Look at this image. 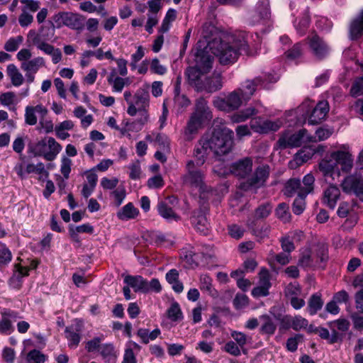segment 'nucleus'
<instances>
[{
    "instance_id": "f257e3e1",
    "label": "nucleus",
    "mask_w": 363,
    "mask_h": 363,
    "mask_svg": "<svg viewBox=\"0 0 363 363\" xmlns=\"http://www.w3.org/2000/svg\"><path fill=\"white\" fill-rule=\"evenodd\" d=\"M249 38L250 35L247 33L240 31L232 35L228 41L214 39L208 43V48L218 58L220 64L232 65L240 55H250Z\"/></svg>"
},
{
    "instance_id": "f03ea898",
    "label": "nucleus",
    "mask_w": 363,
    "mask_h": 363,
    "mask_svg": "<svg viewBox=\"0 0 363 363\" xmlns=\"http://www.w3.org/2000/svg\"><path fill=\"white\" fill-rule=\"evenodd\" d=\"M353 167V158L348 152L337 150L325 156L318 163V169L323 177L327 180L334 181L340 173H349Z\"/></svg>"
},
{
    "instance_id": "7ed1b4c3",
    "label": "nucleus",
    "mask_w": 363,
    "mask_h": 363,
    "mask_svg": "<svg viewBox=\"0 0 363 363\" xmlns=\"http://www.w3.org/2000/svg\"><path fill=\"white\" fill-rule=\"evenodd\" d=\"M212 118L213 114L207 101L203 97L197 99L195 101L194 111L191 114L185 128L184 135L186 140H191L193 135Z\"/></svg>"
},
{
    "instance_id": "20e7f679",
    "label": "nucleus",
    "mask_w": 363,
    "mask_h": 363,
    "mask_svg": "<svg viewBox=\"0 0 363 363\" xmlns=\"http://www.w3.org/2000/svg\"><path fill=\"white\" fill-rule=\"evenodd\" d=\"M204 140L210 150L217 155H225L232 150L233 131L224 125H216L211 136Z\"/></svg>"
},
{
    "instance_id": "39448f33",
    "label": "nucleus",
    "mask_w": 363,
    "mask_h": 363,
    "mask_svg": "<svg viewBox=\"0 0 363 363\" xmlns=\"http://www.w3.org/2000/svg\"><path fill=\"white\" fill-rule=\"evenodd\" d=\"M29 152L35 157H43L48 161H52L61 151V145L52 137H45L28 146Z\"/></svg>"
},
{
    "instance_id": "423d86ee",
    "label": "nucleus",
    "mask_w": 363,
    "mask_h": 363,
    "mask_svg": "<svg viewBox=\"0 0 363 363\" xmlns=\"http://www.w3.org/2000/svg\"><path fill=\"white\" fill-rule=\"evenodd\" d=\"M181 180L184 186L203 190L204 172L194 160H189L186 162L185 173L181 177Z\"/></svg>"
},
{
    "instance_id": "0eeeda50",
    "label": "nucleus",
    "mask_w": 363,
    "mask_h": 363,
    "mask_svg": "<svg viewBox=\"0 0 363 363\" xmlns=\"http://www.w3.org/2000/svg\"><path fill=\"white\" fill-rule=\"evenodd\" d=\"M277 77L273 74H267L255 77L252 80L245 81L238 89L242 98L245 101H248L254 94L257 88L269 89V84L275 83Z\"/></svg>"
},
{
    "instance_id": "6e6552de",
    "label": "nucleus",
    "mask_w": 363,
    "mask_h": 363,
    "mask_svg": "<svg viewBox=\"0 0 363 363\" xmlns=\"http://www.w3.org/2000/svg\"><path fill=\"white\" fill-rule=\"evenodd\" d=\"M270 174V167L268 164L258 166L253 174L247 180L240 184L239 188L245 191L257 190L265 185Z\"/></svg>"
},
{
    "instance_id": "1a4fd4ad",
    "label": "nucleus",
    "mask_w": 363,
    "mask_h": 363,
    "mask_svg": "<svg viewBox=\"0 0 363 363\" xmlns=\"http://www.w3.org/2000/svg\"><path fill=\"white\" fill-rule=\"evenodd\" d=\"M52 26L60 28L67 26L74 30H82L84 28V18L76 13L70 12H59L53 16Z\"/></svg>"
},
{
    "instance_id": "9d476101",
    "label": "nucleus",
    "mask_w": 363,
    "mask_h": 363,
    "mask_svg": "<svg viewBox=\"0 0 363 363\" xmlns=\"http://www.w3.org/2000/svg\"><path fill=\"white\" fill-rule=\"evenodd\" d=\"M308 50L311 55L318 60H323L326 58L330 48L328 44L318 34L313 33L305 39Z\"/></svg>"
},
{
    "instance_id": "9b49d317",
    "label": "nucleus",
    "mask_w": 363,
    "mask_h": 363,
    "mask_svg": "<svg viewBox=\"0 0 363 363\" xmlns=\"http://www.w3.org/2000/svg\"><path fill=\"white\" fill-rule=\"evenodd\" d=\"M208 210V204L203 203L200 205L199 208L192 212L190 217V221L194 228L203 235H207L209 232L210 223L206 218Z\"/></svg>"
},
{
    "instance_id": "f8f14e48",
    "label": "nucleus",
    "mask_w": 363,
    "mask_h": 363,
    "mask_svg": "<svg viewBox=\"0 0 363 363\" xmlns=\"http://www.w3.org/2000/svg\"><path fill=\"white\" fill-rule=\"evenodd\" d=\"M307 133V130L303 128L294 134H282L277 141L279 148L286 149L300 147L305 138L308 142L312 141V137L308 136Z\"/></svg>"
},
{
    "instance_id": "ddd939ff",
    "label": "nucleus",
    "mask_w": 363,
    "mask_h": 363,
    "mask_svg": "<svg viewBox=\"0 0 363 363\" xmlns=\"http://www.w3.org/2000/svg\"><path fill=\"white\" fill-rule=\"evenodd\" d=\"M342 191L347 194H354L363 202V177L350 174L341 182Z\"/></svg>"
},
{
    "instance_id": "4468645a",
    "label": "nucleus",
    "mask_w": 363,
    "mask_h": 363,
    "mask_svg": "<svg viewBox=\"0 0 363 363\" xmlns=\"http://www.w3.org/2000/svg\"><path fill=\"white\" fill-rule=\"evenodd\" d=\"M84 330V323L82 320L75 319L72 323L65 328V337L68 340L69 347L76 348L82 339V334Z\"/></svg>"
},
{
    "instance_id": "2eb2a0df",
    "label": "nucleus",
    "mask_w": 363,
    "mask_h": 363,
    "mask_svg": "<svg viewBox=\"0 0 363 363\" xmlns=\"http://www.w3.org/2000/svg\"><path fill=\"white\" fill-rule=\"evenodd\" d=\"M270 14L269 0H259L255 10L249 13L248 21L254 26L268 19Z\"/></svg>"
},
{
    "instance_id": "dca6fc26",
    "label": "nucleus",
    "mask_w": 363,
    "mask_h": 363,
    "mask_svg": "<svg viewBox=\"0 0 363 363\" xmlns=\"http://www.w3.org/2000/svg\"><path fill=\"white\" fill-rule=\"evenodd\" d=\"M133 113L127 112L130 116L137 114L138 111L147 109L150 105V94L146 89L140 88L133 96Z\"/></svg>"
},
{
    "instance_id": "f3484780",
    "label": "nucleus",
    "mask_w": 363,
    "mask_h": 363,
    "mask_svg": "<svg viewBox=\"0 0 363 363\" xmlns=\"http://www.w3.org/2000/svg\"><path fill=\"white\" fill-rule=\"evenodd\" d=\"M214 57L209 53L208 48L199 49L195 55L194 67L202 70L203 72L208 73L212 69Z\"/></svg>"
},
{
    "instance_id": "a211bd4d",
    "label": "nucleus",
    "mask_w": 363,
    "mask_h": 363,
    "mask_svg": "<svg viewBox=\"0 0 363 363\" xmlns=\"http://www.w3.org/2000/svg\"><path fill=\"white\" fill-rule=\"evenodd\" d=\"M222 86L221 74L214 72L211 77L204 76L199 88V91H206L208 93H213L220 89Z\"/></svg>"
},
{
    "instance_id": "6ab92c4d",
    "label": "nucleus",
    "mask_w": 363,
    "mask_h": 363,
    "mask_svg": "<svg viewBox=\"0 0 363 363\" xmlns=\"http://www.w3.org/2000/svg\"><path fill=\"white\" fill-rule=\"evenodd\" d=\"M341 196L340 189L337 185L330 184L323 190L322 203L330 209H335Z\"/></svg>"
},
{
    "instance_id": "aec40b11",
    "label": "nucleus",
    "mask_w": 363,
    "mask_h": 363,
    "mask_svg": "<svg viewBox=\"0 0 363 363\" xmlns=\"http://www.w3.org/2000/svg\"><path fill=\"white\" fill-rule=\"evenodd\" d=\"M230 170L233 174L240 178H245L252 171V160L250 157H245L230 166Z\"/></svg>"
},
{
    "instance_id": "412c9836",
    "label": "nucleus",
    "mask_w": 363,
    "mask_h": 363,
    "mask_svg": "<svg viewBox=\"0 0 363 363\" xmlns=\"http://www.w3.org/2000/svg\"><path fill=\"white\" fill-rule=\"evenodd\" d=\"M329 111V105L326 101H319L313 108L308 118V124L317 125L324 120Z\"/></svg>"
},
{
    "instance_id": "4be33fe9",
    "label": "nucleus",
    "mask_w": 363,
    "mask_h": 363,
    "mask_svg": "<svg viewBox=\"0 0 363 363\" xmlns=\"http://www.w3.org/2000/svg\"><path fill=\"white\" fill-rule=\"evenodd\" d=\"M184 74L187 79L188 83L197 91H199L201 82L203 81L205 74L207 73L203 72L202 70L194 66L187 67Z\"/></svg>"
},
{
    "instance_id": "5701e85b",
    "label": "nucleus",
    "mask_w": 363,
    "mask_h": 363,
    "mask_svg": "<svg viewBox=\"0 0 363 363\" xmlns=\"http://www.w3.org/2000/svg\"><path fill=\"white\" fill-rule=\"evenodd\" d=\"M158 214L167 222L178 221L180 216L174 212L167 200L159 201L157 205Z\"/></svg>"
},
{
    "instance_id": "b1692460",
    "label": "nucleus",
    "mask_w": 363,
    "mask_h": 363,
    "mask_svg": "<svg viewBox=\"0 0 363 363\" xmlns=\"http://www.w3.org/2000/svg\"><path fill=\"white\" fill-rule=\"evenodd\" d=\"M349 33L350 38L352 40L363 36V9L350 23Z\"/></svg>"
},
{
    "instance_id": "393cba45",
    "label": "nucleus",
    "mask_w": 363,
    "mask_h": 363,
    "mask_svg": "<svg viewBox=\"0 0 363 363\" xmlns=\"http://www.w3.org/2000/svg\"><path fill=\"white\" fill-rule=\"evenodd\" d=\"M124 283L133 288L135 292L147 293V279L142 276L127 275Z\"/></svg>"
},
{
    "instance_id": "a878e982",
    "label": "nucleus",
    "mask_w": 363,
    "mask_h": 363,
    "mask_svg": "<svg viewBox=\"0 0 363 363\" xmlns=\"http://www.w3.org/2000/svg\"><path fill=\"white\" fill-rule=\"evenodd\" d=\"M46 356L38 350L33 349L27 354L23 350L18 359V363H44Z\"/></svg>"
},
{
    "instance_id": "bb28decb",
    "label": "nucleus",
    "mask_w": 363,
    "mask_h": 363,
    "mask_svg": "<svg viewBox=\"0 0 363 363\" xmlns=\"http://www.w3.org/2000/svg\"><path fill=\"white\" fill-rule=\"evenodd\" d=\"M315 257L317 259L315 263L317 267L325 269L326 263L329 259L328 246L323 242H319L315 245Z\"/></svg>"
},
{
    "instance_id": "cd10ccee",
    "label": "nucleus",
    "mask_w": 363,
    "mask_h": 363,
    "mask_svg": "<svg viewBox=\"0 0 363 363\" xmlns=\"http://www.w3.org/2000/svg\"><path fill=\"white\" fill-rule=\"evenodd\" d=\"M210 150L208 145H206L204 138H202L199 144L196 145L194 150V157L195 163L199 167H202L206 162L207 155Z\"/></svg>"
},
{
    "instance_id": "c85d7f7f",
    "label": "nucleus",
    "mask_w": 363,
    "mask_h": 363,
    "mask_svg": "<svg viewBox=\"0 0 363 363\" xmlns=\"http://www.w3.org/2000/svg\"><path fill=\"white\" fill-rule=\"evenodd\" d=\"M323 151L324 147L321 145H318L316 147L313 146L306 147L296 155L295 160L297 164H301L307 162L315 153L323 152Z\"/></svg>"
},
{
    "instance_id": "c756f323",
    "label": "nucleus",
    "mask_w": 363,
    "mask_h": 363,
    "mask_svg": "<svg viewBox=\"0 0 363 363\" xmlns=\"http://www.w3.org/2000/svg\"><path fill=\"white\" fill-rule=\"evenodd\" d=\"M281 123L279 121H272L270 120H265L260 121L257 125L252 123V128L259 133H267L269 131H277L281 127Z\"/></svg>"
},
{
    "instance_id": "7c9ffc66",
    "label": "nucleus",
    "mask_w": 363,
    "mask_h": 363,
    "mask_svg": "<svg viewBox=\"0 0 363 363\" xmlns=\"http://www.w3.org/2000/svg\"><path fill=\"white\" fill-rule=\"evenodd\" d=\"M38 265V262L37 260H31L30 262V264L28 267H22L18 264H16V267L17 268L18 274L14 275L10 280L11 282L14 281V280H16L18 284H17L16 287L18 289H20L21 286V279L24 277L28 276V272L30 269H35L37 268Z\"/></svg>"
},
{
    "instance_id": "2f4dec72",
    "label": "nucleus",
    "mask_w": 363,
    "mask_h": 363,
    "mask_svg": "<svg viewBox=\"0 0 363 363\" xmlns=\"http://www.w3.org/2000/svg\"><path fill=\"white\" fill-rule=\"evenodd\" d=\"M139 214V211L133 203H128L117 212V217L121 220H128L135 218Z\"/></svg>"
},
{
    "instance_id": "473e14b6",
    "label": "nucleus",
    "mask_w": 363,
    "mask_h": 363,
    "mask_svg": "<svg viewBox=\"0 0 363 363\" xmlns=\"http://www.w3.org/2000/svg\"><path fill=\"white\" fill-rule=\"evenodd\" d=\"M45 65L43 57H37L28 61L23 62L21 68L26 72L37 73L39 69Z\"/></svg>"
},
{
    "instance_id": "72a5a7b5",
    "label": "nucleus",
    "mask_w": 363,
    "mask_h": 363,
    "mask_svg": "<svg viewBox=\"0 0 363 363\" xmlns=\"http://www.w3.org/2000/svg\"><path fill=\"white\" fill-rule=\"evenodd\" d=\"M100 354L106 363H116L117 354L113 344L106 343L101 345Z\"/></svg>"
},
{
    "instance_id": "f704fd0d",
    "label": "nucleus",
    "mask_w": 363,
    "mask_h": 363,
    "mask_svg": "<svg viewBox=\"0 0 363 363\" xmlns=\"http://www.w3.org/2000/svg\"><path fill=\"white\" fill-rule=\"evenodd\" d=\"M259 319L262 322V325L259 328L260 333L269 335H273L277 329V325L273 318L265 314L259 316Z\"/></svg>"
},
{
    "instance_id": "c9c22d12",
    "label": "nucleus",
    "mask_w": 363,
    "mask_h": 363,
    "mask_svg": "<svg viewBox=\"0 0 363 363\" xmlns=\"http://www.w3.org/2000/svg\"><path fill=\"white\" fill-rule=\"evenodd\" d=\"M323 301L320 295L313 294L308 301L307 311L311 315H314L323 308Z\"/></svg>"
},
{
    "instance_id": "e433bc0d",
    "label": "nucleus",
    "mask_w": 363,
    "mask_h": 363,
    "mask_svg": "<svg viewBox=\"0 0 363 363\" xmlns=\"http://www.w3.org/2000/svg\"><path fill=\"white\" fill-rule=\"evenodd\" d=\"M6 73L13 86H20L23 83V77L15 65L9 64L6 68Z\"/></svg>"
},
{
    "instance_id": "4c0bfd02",
    "label": "nucleus",
    "mask_w": 363,
    "mask_h": 363,
    "mask_svg": "<svg viewBox=\"0 0 363 363\" xmlns=\"http://www.w3.org/2000/svg\"><path fill=\"white\" fill-rule=\"evenodd\" d=\"M301 189V180L298 179H290L288 180L284 186V194L288 197L293 196L296 193Z\"/></svg>"
},
{
    "instance_id": "58836bf2",
    "label": "nucleus",
    "mask_w": 363,
    "mask_h": 363,
    "mask_svg": "<svg viewBox=\"0 0 363 363\" xmlns=\"http://www.w3.org/2000/svg\"><path fill=\"white\" fill-rule=\"evenodd\" d=\"M226 100L230 111L238 109L242 104V101H245L238 89L229 94L226 97Z\"/></svg>"
},
{
    "instance_id": "ea45409f",
    "label": "nucleus",
    "mask_w": 363,
    "mask_h": 363,
    "mask_svg": "<svg viewBox=\"0 0 363 363\" xmlns=\"http://www.w3.org/2000/svg\"><path fill=\"white\" fill-rule=\"evenodd\" d=\"M107 81L112 85L114 91L121 92L125 86L123 78L116 76V71L113 69L109 74Z\"/></svg>"
},
{
    "instance_id": "a19ab883",
    "label": "nucleus",
    "mask_w": 363,
    "mask_h": 363,
    "mask_svg": "<svg viewBox=\"0 0 363 363\" xmlns=\"http://www.w3.org/2000/svg\"><path fill=\"white\" fill-rule=\"evenodd\" d=\"M287 319L294 330L298 331L301 329H306L308 325V321L301 315H295L293 318L286 316L284 320Z\"/></svg>"
},
{
    "instance_id": "79ce46f5",
    "label": "nucleus",
    "mask_w": 363,
    "mask_h": 363,
    "mask_svg": "<svg viewBox=\"0 0 363 363\" xmlns=\"http://www.w3.org/2000/svg\"><path fill=\"white\" fill-rule=\"evenodd\" d=\"M328 328V337H323V340L328 341L329 344H335L339 342H342L343 339V335L337 329L334 325H327Z\"/></svg>"
},
{
    "instance_id": "37998d69",
    "label": "nucleus",
    "mask_w": 363,
    "mask_h": 363,
    "mask_svg": "<svg viewBox=\"0 0 363 363\" xmlns=\"http://www.w3.org/2000/svg\"><path fill=\"white\" fill-rule=\"evenodd\" d=\"M167 315L169 320L173 322H178L183 319V313L179 304L174 301L167 311Z\"/></svg>"
},
{
    "instance_id": "c03bdc74",
    "label": "nucleus",
    "mask_w": 363,
    "mask_h": 363,
    "mask_svg": "<svg viewBox=\"0 0 363 363\" xmlns=\"http://www.w3.org/2000/svg\"><path fill=\"white\" fill-rule=\"evenodd\" d=\"M303 194L302 192L298 191V196L294 201L292 211L296 215L301 214L305 210V199L307 195H303Z\"/></svg>"
},
{
    "instance_id": "a18cd8bd",
    "label": "nucleus",
    "mask_w": 363,
    "mask_h": 363,
    "mask_svg": "<svg viewBox=\"0 0 363 363\" xmlns=\"http://www.w3.org/2000/svg\"><path fill=\"white\" fill-rule=\"evenodd\" d=\"M255 113L256 110L254 107H248L239 113H235L232 116V121L233 123L245 121Z\"/></svg>"
},
{
    "instance_id": "49530a36",
    "label": "nucleus",
    "mask_w": 363,
    "mask_h": 363,
    "mask_svg": "<svg viewBox=\"0 0 363 363\" xmlns=\"http://www.w3.org/2000/svg\"><path fill=\"white\" fill-rule=\"evenodd\" d=\"M314 182L315 178L313 174H306V176L303 177V186H301V189H300L299 191L303 193V195H308V194L313 192L314 189Z\"/></svg>"
},
{
    "instance_id": "de8ad7c7",
    "label": "nucleus",
    "mask_w": 363,
    "mask_h": 363,
    "mask_svg": "<svg viewBox=\"0 0 363 363\" xmlns=\"http://www.w3.org/2000/svg\"><path fill=\"white\" fill-rule=\"evenodd\" d=\"M275 214L279 219L284 223L290 220L291 213L288 205L285 203H281L278 205L275 210Z\"/></svg>"
},
{
    "instance_id": "09e8293b",
    "label": "nucleus",
    "mask_w": 363,
    "mask_h": 363,
    "mask_svg": "<svg viewBox=\"0 0 363 363\" xmlns=\"http://www.w3.org/2000/svg\"><path fill=\"white\" fill-rule=\"evenodd\" d=\"M0 103L4 106L16 105L18 103L16 95L13 91H7L0 94Z\"/></svg>"
},
{
    "instance_id": "8fccbe9b",
    "label": "nucleus",
    "mask_w": 363,
    "mask_h": 363,
    "mask_svg": "<svg viewBox=\"0 0 363 363\" xmlns=\"http://www.w3.org/2000/svg\"><path fill=\"white\" fill-rule=\"evenodd\" d=\"M25 172L27 174L35 173L43 174L45 178H48L49 177V172L45 170V165L43 162H38L35 165L33 164H28Z\"/></svg>"
},
{
    "instance_id": "3c124183",
    "label": "nucleus",
    "mask_w": 363,
    "mask_h": 363,
    "mask_svg": "<svg viewBox=\"0 0 363 363\" xmlns=\"http://www.w3.org/2000/svg\"><path fill=\"white\" fill-rule=\"evenodd\" d=\"M155 145L159 146V148L164 152L170 151L169 139L163 133H157L155 139Z\"/></svg>"
},
{
    "instance_id": "603ef678",
    "label": "nucleus",
    "mask_w": 363,
    "mask_h": 363,
    "mask_svg": "<svg viewBox=\"0 0 363 363\" xmlns=\"http://www.w3.org/2000/svg\"><path fill=\"white\" fill-rule=\"evenodd\" d=\"M298 265L303 268H311L314 269L317 267V264L314 262L313 259L311 257V252L308 251L301 255L298 259Z\"/></svg>"
},
{
    "instance_id": "864d4df0",
    "label": "nucleus",
    "mask_w": 363,
    "mask_h": 363,
    "mask_svg": "<svg viewBox=\"0 0 363 363\" xmlns=\"http://www.w3.org/2000/svg\"><path fill=\"white\" fill-rule=\"evenodd\" d=\"M272 206L269 203H265L259 206L255 212V217L257 219H264L267 218L271 213Z\"/></svg>"
},
{
    "instance_id": "5fc2aeb1",
    "label": "nucleus",
    "mask_w": 363,
    "mask_h": 363,
    "mask_svg": "<svg viewBox=\"0 0 363 363\" xmlns=\"http://www.w3.org/2000/svg\"><path fill=\"white\" fill-rule=\"evenodd\" d=\"M326 324L327 325H334L342 335L348 331L350 326V321L344 318H340L335 320L329 321Z\"/></svg>"
},
{
    "instance_id": "6e6d98bb",
    "label": "nucleus",
    "mask_w": 363,
    "mask_h": 363,
    "mask_svg": "<svg viewBox=\"0 0 363 363\" xmlns=\"http://www.w3.org/2000/svg\"><path fill=\"white\" fill-rule=\"evenodd\" d=\"M23 38L18 35L16 38H9L4 45V49L7 52H14L18 50L19 45L23 43Z\"/></svg>"
},
{
    "instance_id": "4d7b16f0",
    "label": "nucleus",
    "mask_w": 363,
    "mask_h": 363,
    "mask_svg": "<svg viewBox=\"0 0 363 363\" xmlns=\"http://www.w3.org/2000/svg\"><path fill=\"white\" fill-rule=\"evenodd\" d=\"M303 53V44L302 43H297L294 46L287 50L285 54L286 57L290 60H296L299 58Z\"/></svg>"
},
{
    "instance_id": "13d9d810",
    "label": "nucleus",
    "mask_w": 363,
    "mask_h": 363,
    "mask_svg": "<svg viewBox=\"0 0 363 363\" xmlns=\"http://www.w3.org/2000/svg\"><path fill=\"white\" fill-rule=\"evenodd\" d=\"M350 94L354 97L363 95V76L354 80L350 89Z\"/></svg>"
},
{
    "instance_id": "bf43d9fd",
    "label": "nucleus",
    "mask_w": 363,
    "mask_h": 363,
    "mask_svg": "<svg viewBox=\"0 0 363 363\" xmlns=\"http://www.w3.org/2000/svg\"><path fill=\"white\" fill-rule=\"evenodd\" d=\"M303 335L301 334H296L294 337L288 338L286 341V348L290 352H295L298 348V344L302 342Z\"/></svg>"
},
{
    "instance_id": "052dcab7",
    "label": "nucleus",
    "mask_w": 363,
    "mask_h": 363,
    "mask_svg": "<svg viewBox=\"0 0 363 363\" xmlns=\"http://www.w3.org/2000/svg\"><path fill=\"white\" fill-rule=\"evenodd\" d=\"M259 285L267 287L269 290L272 286L269 272L265 268L262 269L259 273Z\"/></svg>"
},
{
    "instance_id": "680f3d73",
    "label": "nucleus",
    "mask_w": 363,
    "mask_h": 363,
    "mask_svg": "<svg viewBox=\"0 0 363 363\" xmlns=\"http://www.w3.org/2000/svg\"><path fill=\"white\" fill-rule=\"evenodd\" d=\"M233 306L236 309H242L249 303L248 297L243 294H238L233 299Z\"/></svg>"
},
{
    "instance_id": "e2e57ef3",
    "label": "nucleus",
    "mask_w": 363,
    "mask_h": 363,
    "mask_svg": "<svg viewBox=\"0 0 363 363\" xmlns=\"http://www.w3.org/2000/svg\"><path fill=\"white\" fill-rule=\"evenodd\" d=\"M25 122L28 125H34L37 123V117L33 106L26 107Z\"/></svg>"
},
{
    "instance_id": "0e129e2a",
    "label": "nucleus",
    "mask_w": 363,
    "mask_h": 363,
    "mask_svg": "<svg viewBox=\"0 0 363 363\" xmlns=\"http://www.w3.org/2000/svg\"><path fill=\"white\" fill-rule=\"evenodd\" d=\"M310 25V18L308 16L303 17L295 28L300 35H303Z\"/></svg>"
},
{
    "instance_id": "69168bd1",
    "label": "nucleus",
    "mask_w": 363,
    "mask_h": 363,
    "mask_svg": "<svg viewBox=\"0 0 363 363\" xmlns=\"http://www.w3.org/2000/svg\"><path fill=\"white\" fill-rule=\"evenodd\" d=\"M164 185V182L160 174L155 175L147 180V186L150 189H160Z\"/></svg>"
},
{
    "instance_id": "338daca9",
    "label": "nucleus",
    "mask_w": 363,
    "mask_h": 363,
    "mask_svg": "<svg viewBox=\"0 0 363 363\" xmlns=\"http://www.w3.org/2000/svg\"><path fill=\"white\" fill-rule=\"evenodd\" d=\"M12 259V254L9 249L5 245L0 250V264L6 265Z\"/></svg>"
},
{
    "instance_id": "774afa93",
    "label": "nucleus",
    "mask_w": 363,
    "mask_h": 363,
    "mask_svg": "<svg viewBox=\"0 0 363 363\" xmlns=\"http://www.w3.org/2000/svg\"><path fill=\"white\" fill-rule=\"evenodd\" d=\"M350 317L352 321L354 328L357 330H362L363 316L360 315L359 312H353Z\"/></svg>"
}]
</instances>
